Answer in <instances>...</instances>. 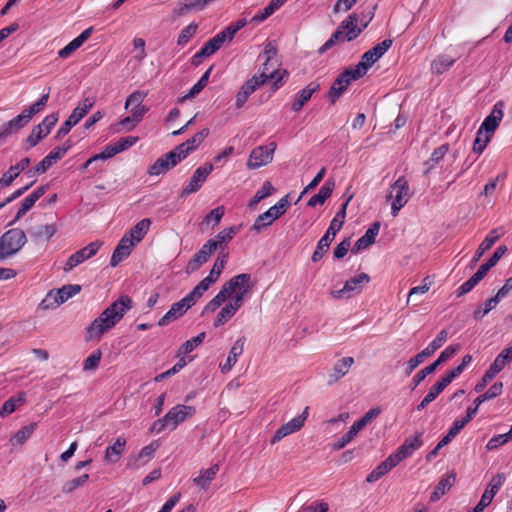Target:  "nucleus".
<instances>
[{
	"instance_id": "obj_40",
	"label": "nucleus",
	"mask_w": 512,
	"mask_h": 512,
	"mask_svg": "<svg viewBox=\"0 0 512 512\" xmlns=\"http://www.w3.org/2000/svg\"><path fill=\"white\" fill-rule=\"evenodd\" d=\"M232 37L224 28L221 32L209 39L203 46L212 55L218 51L226 41H231Z\"/></svg>"
},
{
	"instance_id": "obj_24",
	"label": "nucleus",
	"mask_w": 512,
	"mask_h": 512,
	"mask_svg": "<svg viewBox=\"0 0 512 512\" xmlns=\"http://www.w3.org/2000/svg\"><path fill=\"white\" fill-rule=\"evenodd\" d=\"M277 66H278V61L273 60L270 65H267V66L263 65V69H262L261 73L258 75V76H262L263 74H265V76L267 77V80H269V79L274 80V83L272 86L273 91L278 90L283 85V77L288 74L286 70L281 71V70L277 69Z\"/></svg>"
},
{
	"instance_id": "obj_2",
	"label": "nucleus",
	"mask_w": 512,
	"mask_h": 512,
	"mask_svg": "<svg viewBox=\"0 0 512 512\" xmlns=\"http://www.w3.org/2000/svg\"><path fill=\"white\" fill-rule=\"evenodd\" d=\"M359 21L360 18L358 14H350L345 20H343L339 24V26L332 33L330 38L319 48L318 53L324 54L326 51L331 49L336 44L343 43L345 41L351 42L355 40L368 26V22H365L362 23L361 27H359Z\"/></svg>"
},
{
	"instance_id": "obj_32",
	"label": "nucleus",
	"mask_w": 512,
	"mask_h": 512,
	"mask_svg": "<svg viewBox=\"0 0 512 512\" xmlns=\"http://www.w3.org/2000/svg\"><path fill=\"white\" fill-rule=\"evenodd\" d=\"M456 475L451 473L441 478L430 495V501H438L455 483Z\"/></svg>"
},
{
	"instance_id": "obj_38",
	"label": "nucleus",
	"mask_w": 512,
	"mask_h": 512,
	"mask_svg": "<svg viewBox=\"0 0 512 512\" xmlns=\"http://www.w3.org/2000/svg\"><path fill=\"white\" fill-rule=\"evenodd\" d=\"M503 389V383L502 382H495L484 394L478 396L474 400V406H470L471 409H474L475 415L478 412L479 406H482V403L485 401L491 400L496 398L502 393Z\"/></svg>"
},
{
	"instance_id": "obj_17",
	"label": "nucleus",
	"mask_w": 512,
	"mask_h": 512,
	"mask_svg": "<svg viewBox=\"0 0 512 512\" xmlns=\"http://www.w3.org/2000/svg\"><path fill=\"white\" fill-rule=\"evenodd\" d=\"M267 82V77L265 74L262 76L254 75L252 78L248 79L241 86L239 92L236 95L235 105L238 109L242 108L249 96L260 86Z\"/></svg>"
},
{
	"instance_id": "obj_22",
	"label": "nucleus",
	"mask_w": 512,
	"mask_h": 512,
	"mask_svg": "<svg viewBox=\"0 0 512 512\" xmlns=\"http://www.w3.org/2000/svg\"><path fill=\"white\" fill-rule=\"evenodd\" d=\"M192 305L190 302L184 297L180 301L172 304L168 312L159 320V326H165L170 321L175 320L182 315H184L188 309H190Z\"/></svg>"
},
{
	"instance_id": "obj_14",
	"label": "nucleus",
	"mask_w": 512,
	"mask_h": 512,
	"mask_svg": "<svg viewBox=\"0 0 512 512\" xmlns=\"http://www.w3.org/2000/svg\"><path fill=\"white\" fill-rule=\"evenodd\" d=\"M391 188L396 191V195L391 205V214L393 217H396L410 197V187L407 179L404 176H401L391 185Z\"/></svg>"
},
{
	"instance_id": "obj_30",
	"label": "nucleus",
	"mask_w": 512,
	"mask_h": 512,
	"mask_svg": "<svg viewBox=\"0 0 512 512\" xmlns=\"http://www.w3.org/2000/svg\"><path fill=\"white\" fill-rule=\"evenodd\" d=\"M500 235L497 232V229L491 230L488 235L485 237L483 242L479 245L478 249L476 250L472 261H471V267H473L483 256V254L491 249V247L496 243V241L499 239Z\"/></svg>"
},
{
	"instance_id": "obj_21",
	"label": "nucleus",
	"mask_w": 512,
	"mask_h": 512,
	"mask_svg": "<svg viewBox=\"0 0 512 512\" xmlns=\"http://www.w3.org/2000/svg\"><path fill=\"white\" fill-rule=\"evenodd\" d=\"M30 162V158L25 157L21 159L17 164L10 166L9 169L3 173L0 178V189L10 186L19 176V174L29 167Z\"/></svg>"
},
{
	"instance_id": "obj_18",
	"label": "nucleus",
	"mask_w": 512,
	"mask_h": 512,
	"mask_svg": "<svg viewBox=\"0 0 512 512\" xmlns=\"http://www.w3.org/2000/svg\"><path fill=\"white\" fill-rule=\"evenodd\" d=\"M195 413L196 408L194 406L178 404L166 413V418L169 419L171 429H175L177 425L191 418Z\"/></svg>"
},
{
	"instance_id": "obj_56",
	"label": "nucleus",
	"mask_w": 512,
	"mask_h": 512,
	"mask_svg": "<svg viewBox=\"0 0 512 512\" xmlns=\"http://www.w3.org/2000/svg\"><path fill=\"white\" fill-rule=\"evenodd\" d=\"M36 428V423H31L29 425H26L22 427L20 430L16 432L14 437L12 438L13 444L22 445L24 444L30 436L33 434L34 430Z\"/></svg>"
},
{
	"instance_id": "obj_34",
	"label": "nucleus",
	"mask_w": 512,
	"mask_h": 512,
	"mask_svg": "<svg viewBox=\"0 0 512 512\" xmlns=\"http://www.w3.org/2000/svg\"><path fill=\"white\" fill-rule=\"evenodd\" d=\"M245 337H241L230 349L226 363L221 367L222 373H227L231 370L232 366L237 362V358L243 353Z\"/></svg>"
},
{
	"instance_id": "obj_12",
	"label": "nucleus",
	"mask_w": 512,
	"mask_h": 512,
	"mask_svg": "<svg viewBox=\"0 0 512 512\" xmlns=\"http://www.w3.org/2000/svg\"><path fill=\"white\" fill-rule=\"evenodd\" d=\"M216 250L217 243H215L213 239H209L188 262L185 268L186 274L189 275L198 271L200 267L208 261V259L213 255V253Z\"/></svg>"
},
{
	"instance_id": "obj_16",
	"label": "nucleus",
	"mask_w": 512,
	"mask_h": 512,
	"mask_svg": "<svg viewBox=\"0 0 512 512\" xmlns=\"http://www.w3.org/2000/svg\"><path fill=\"white\" fill-rule=\"evenodd\" d=\"M308 416V407L305 408L303 413L289 422L283 424L279 429L276 430L273 437L270 440L271 444L279 442L284 437L299 431L303 426Z\"/></svg>"
},
{
	"instance_id": "obj_8",
	"label": "nucleus",
	"mask_w": 512,
	"mask_h": 512,
	"mask_svg": "<svg viewBox=\"0 0 512 512\" xmlns=\"http://www.w3.org/2000/svg\"><path fill=\"white\" fill-rule=\"evenodd\" d=\"M448 333L446 330H441L436 338L420 353L409 359L406 363L405 374L407 376L411 373L428 357L434 354L446 342Z\"/></svg>"
},
{
	"instance_id": "obj_23",
	"label": "nucleus",
	"mask_w": 512,
	"mask_h": 512,
	"mask_svg": "<svg viewBox=\"0 0 512 512\" xmlns=\"http://www.w3.org/2000/svg\"><path fill=\"white\" fill-rule=\"evenodd\" d=\"M381 224L376 221L370 225L365 234L361 236L352 247V253H358L362 249L369 247L375 243L376 236L380 231Z\"/></svg>"
},
{
	"instance_id": "obj_59",
	"label": "nucleus",
	"mask_w": 512,
	"mask_h": 512,
	"mask_svg": "<svg viewBox=\"0 0 512 512\" xmlns=\"http://www.w3.org/2000/svg\"><path fill=\"white\" fill-rule=\"evenodd\" d=\"M138 137L134 136H126L120 138L116 143L110 144L113 151L115 152V155L127 150L128 148L132 147L137 141Z\"/></svg>"
},
{
	"instance_id": "obj_47",
	"label": "nucleus",
	"mask_w": 512,
	"mask_h": 512,
	"mask_svg": "<svg viewBox=\"0 0 512 512\" xmlns=\"http://www.w3.org/2000/svg\"><path fill=\"white\" fill-rule=\"evenodd\" d=\"M275 192V188L270 181H265L260 190H258L255 195L251 198L248 203V208H255L260 201L264 198L272 195Z\"/></svg>"
},
{
	"instance_id": "obj_20",
	"label": "nucleus",
	"mask_w": 512,
	"mask_h": 512,
	"mask_svg": "<svg viewBox=\"0 0 512 512\" xmlns=\"http://www.w3.org/2000/svg\"><path fill=\"white\" fill-rule=\"evenodd\" d=\"M175 156L172 152H168L159 157L152 165L148 167L147 173L150 176H158L165 174L170 169L175 167Z\"/></svg>"
},
{
	"instance_id": "obj_43",
	"label": "nucleus",
	"mask_w": 512,
	"mask_h": 512,
	"mask_svg": "<svg viewBox=\"0 0 512 512\" xmlns=\"http://www.w3.org/2000/svg\"><path fill=\"white\" fill-rule=\"evenodd\" d=\"M212 285L211 279H202L185 298L193 306Z\"/></svg>"
},
{
	"instance_id": "obj_58",
	"label": "nucleus",
	"mask_w": 512,
	"mask_h": 512,
	"mask_svg": "<svg viewBox=\"0 0 512 512\" xmlns=\"http://www.w3.org/2000/svg\"><path fill=\"white\" fill-rule=\"evenodd\" d=\"M437 368L438 367L433 362L417 372L411 381V389L414 390L428 375L434 373Z\"/></svg>"
},
{
	"instance_id": "obj_50",
	"label": "nucleus",
	"mask_w": 512,
	"mask_h": 512,
	"mask_svg": "<svg viewBox=\"0 0 512 512\" xmlns=\"http://www.w3.org/2000/svg\"><path fill=\"white\" fill-rule=\"evenodd\" d=\"M240 228L241 226H231L228 229L220 231L213 239L215 243H217V249L220 248L221 251H223L224 248H226V246H223V244L231 241L233 237L240 231Z\"/></svg>"
},
{
	"instance_id": "obj_48",
	"label": "nucleus",
	"mask_w": 512,
	"mask_h": 512,
	"mask_svg": "<svg viewBox=\"0 0 512 512\" xmlns=\"http://www.w3.org/2000/svg\"><path fill=\"white\" fill-rule=\"evenodd\" d=\"M150 225L151 220L149 218H144L134 225L127 233L138 243L147 234Z\"/></svg>"
},
{
	"instance_id": "obj_36",
	"label": "nucleus",
	"mask_w": 512,
	"mask_h": 512,
	"mask_svg": "<svg viewBox=\"0 0 512 512\" xmlns=\"http://www.w3.org/2000/svg\"><path fill=\"white\" fill-rule=\"evenodd\" d=\"M354 363L353 357H344L340 359L333 367V373L329 375V384H332L345 376L348 373L349 368Z\"/></svg>"
},
{
	"instance_id": "obj_57",
	"label": "nucleus",
	"mask_w": 512,
	"mask_h": 512,
	"mask_svg": "<svg viewBox=\"0 0 512 512\" xmlns=\"http://www.w3.org/2000/svg\"><path fill=\"white\" fill-rule=\"evenodd\" d=\"M132 249L117 244L111 256L110 265L116 267L131 254Z\"/></svg>"
},
{
	"instance_id": "obj_42",
	"label": "nucleus",
	"mask_w": 512,
	"mask_h": 512,
	"mask_svg": "<svg viewBox=\"0 0 512 512\" xmlns=\"http://www.w3.org/2000/svg\"><path fill=\"white\" fill-rule=\"evenodd\" d=\"M455 378H457V376L451 370L447 371L445 375H443L433 386H431L428 393L435 400L438 395H440Z\"/></svg>"
},
{
	"instance_id": "obj_4",
	"label": "nucleus",
	"mask_w": 512,
	"mask_h": 512,
	"mask_svg": "<svg viewBox=\"0 0 512 512\" xmlns=\"http://www.w3.org/2000/svg\"><path fill=\"white\" fill-rule=\"evenodd\" d=\"M352 196H350L341 206L340 210L336 213L335 217L330 222L328 229L325 234L318 241L315 251L312 254L311 260L316 263L320 261L324 254L328 251L330 244L333 242L337 232L342 228L345 217L347 206L351 200Z\"/></svg>"
},
{
	"instance_id": "obj_35",
	"label": "nucleus",
	"mask_w": 512,
	"mask_h": 512,
	"mask_svg": "<svg viewBox=\"0 0 512 512\" xmlns=\"http://www.w3.org/2000/svg\"><path fill=\"white\" fill-rule=\"evenodd\" d=\"M231 291L230 286L221 287L217 295L205 305L202 314L215 312L230 297Z\"/></svg>"
},
{
	"instance_id": "obj_13",
	"label": "nucleus",
	"mask_w": 512,
	"mask_h": 512,
	"mask_svg": "<svg viewBox=\"0 0 512 512\" xmlns=\"http://www.w3.org/2000/svg\"><path fill=\"white\" fill-rule=\"evenodd\" d=\"M213 169L214 166L211 163H206L204 166L198 167L190 178L189 183L182 189L180 197L185 198L199 191Z\"/></svg>"
},
{
	"instance_id": "obj_44",
	"label": "nucleus",
	"mask_w": 512,
	"mask_h": 512,
	"mask_svg": "<svg viewBox=\"0 0 512 512\" xmlns=\"http://www.w3.org/2000/svg\"><path fill=\"white\" fill-rule=\"evenodd\" d=\"M362 430L360 427V424L357 422H354L353 425L349 428V430L343 434L337 441L333 443V449L334 450H341L343 449L347 444H349L354 437Z\"/></svg>"
},
{
	"instance_id": "obj_9",
	"label": "nucleus",
	"mask_w": 512,
	"mask_h": 512,
	"mask_svg": "<svg viewBox=\"0 0 512 512\" xmlns=\"http://www.w3.org/2000/svg\"><path fill=\"white\" fill-rule=\"evenodd\" d=\"M57 121L58 114L51 113L47 115L40 124L34 126L26 139L28 147H26L25 150L35 147L42 139H44L50 133Z\"/></svg>"
},
{
	"instance_id": "obj_54",
	"label": "nucleus",
	"mask_w": 512,
	"mask_h": 512,
	"mask_svg": "<svg viewBox=\"0 0 512 512\" xmlns=\"http://www.w3.org/2000/svg\"><path fill=\"white\" fill-rule=\"evenodd\" d=\"M236 312L237 310L232 306V304L226 303L217 314L213 323L214 327L218 328L224 325L236 314Z\"/></svg>"
},
{
	"instance_id": "obj_29",
	"label": "nucleus",
	"mask_w": 512,
	"mask_h": 512,
	"mask_svg": "<svg viewBox=\"0 0 512 512\" xmlns=\"http://www.w3.org/2000/svg\"><path fill=\"white\" fill-rule=\"evenodd\" d=\"M350 83L351 81L349 80V78L344 76V72H341L337 76L328 92V97L331 104H334L338 100V98L343 94V92L347 89Z\"/></svg>"
},
{
	"instance_id": "obj_19",
	"label": "nucleus",
	"mask_w": 512,
	"mask_h": 512,
	"mask_svg": "<svg viewBox=\"0 0 512 512\" xmlns=\"http://www.w3.org/2000/svg\"><path fill=\"white\" fill-rule=\"evenodd\" d=\"M503 108L504 103L502 101L497 102L491 113L484 119L479 129L484 131L485 134L492 135L503 118Z\"/></svg>"
},
{
	"instance_id": "obj_25",
	"label": "nucleus",
	"mask_w": 512,
	"mask_h": 512,
	"mask_svg": "<svg viewBox=\"0 0 512 512\" xmlns=\"http://www.w3.org/2000/svg\"><path fill=\"white\" fill-rule=\"evenodd\" d=\"M319 90L320 84L317 81L310 82L298 93L297 99L292 103V111H300L303 106L311 99L312 95Z\"/></svg>"
},
{
	"instance_id": "obj_52",
	"label": "nucleus",
	"mask_w": 512,
	"mask_h": 512,
	"mask_svg": "<svg viewBox=\"0 0 512 512\" xmlns=\"http://www.w3.org/2000/svg\"><path fill=\"white\" fill-rule=\"evenodd\" d=\"M475 416L474 409H471V407H468L466 410V415L459 420H455L450 427L448 433L450 436L456 437L460 431L467 425Z\"/></svg>"
},
{
	"instance_id": "obj_55",
	"label": "nucleus",
	"mask_w": 512,
	"mask_h": 512,
	"mask_svg": "<svg viewBox=\"0 0 512 512\" xmlns=\"http://www.w3.org/2000/svg\"><path fill=\"white\" fill-rule=\"evenodd\" d=\"M206 337L205 332L199 333L197 336L192 337L191 339L185 341L179 348L178 354L186 355L192 352L196 347L201 345Z\"/></svg>"
},
{
	"instance_id": "obj_64",
	"label": "nucleus",
	"mask_w": 512,
	"mask_h": 512,
	"mask_svg": "<svg viewBox=\"0 0 512 512\" xmlns=\"http://www.w3.org/2000/svg\"><path fill=\"white\" fill-rule=\"evenodd\" d=\"M490 139L491 135L485 134V136H483V131L479 129L477 131L476 138L473 144V151L475 153L481 154L486 148Z\"/></svg>"
},
{
	"instance_id": "obj_27",
	"label": "nucleus",
	"mask_w": 512,
	"mask_h": 512,
	"mask_svg": "<svg viewBox=\"0 0 512 512\" xmlns=\"http://www.w3.org/2000/svg\"><path fill=\"white\" fill-rule=\"evenodd\" d=\"M392 39H385L362 55V60L369 61L372 65L378 61L392 46Z\"/></svg>"
},
{
	"instance_id": "obj_46",
	"label": "nucleus",
	"mask_w": 512,
	"mask_h": 512,
	"mask_svg": "<svg viewBox=\"0 0 512 512\" xmlns=\"http://www.w3.org/2000/svg\"><path fill=\"white\" fill-rule=\"evenodd\" d=\"M287 0H271L268 5L252 18V22L260 23L271 16L275 11L282 7Z\"/></svg>"
},
{
	"instance_id": "obj_45",
	"label": "nucleus",
	"mask_w": 512,
	"mask_h": 512,
	"mask_svg": "<svg viewBox=\"0 0 512 512\" xmlns=\"http://www.w3.org/2000/svg\"><path fill=\"white\" fill-rule=\"evenodd\" d=\"M227 260L228 252L221 251L217 259L215 260V263L212 269L210 270L209 275L205 278L211 279L212 284L215 283L219 279L223 269L225 268Z\"/></svg>"
},
{
	"instance_id": "obj_60",
	"label": "nucleus",
	"mask_w": 512,
	"mask_h": 512,
	"mask_svg": "<svg viewBox=\"0 0 512 512\" xmlns=\"http://www.w3.org/2000/svg\"><path fill=\"white\" fill-rule=\"evenodd\" d=\"M55 292V289H52L46 294L45 298L39 304V309L45 311L55 309L61 305V302H59V298L56 297Z\"/></svg>"
},
{
	"instance_id": "obj_62",
	"label": "nucleus",
	"mask_w": 512,
	"mask_h": 512,
	"mask_svg": "<svg viewBox=\"0 0 512 512\" xmlns=\"http://www.w3.org/2000/svg\"><path fill=\"white\" fill-rule=\"evenodd\" d=\"M422 435V431L416 432L414 436L406 438L401 445L406 447L407 450L413 454L414 451H416L423 445Z\"/></svg>"
},
{
	"instance_id": "obj_49",
	"label": "nucleus",
	"mask_w": 512,
	"mask_h": 512,
	"mask_svg": "<svg viewBox=\"0 0 512 512\" xmlns=\"http://www.w3.org/2000/svg\"><path fill=\"white\" fill-rule=\"evenodd\" d=\"M449 150V144L445 143L439 146L434 150L431 157L424 163L426 166L425 174H428L435 166L439 163L441 159L445 156V154Z\"/></svg>"
},
{
	"instance_id": "obj_26",
	"label": "nucleus",
	"mask_w": 512,
	"mask_h": 512,
	"mask_svg": "<svg viewBox=\"0 0 512 512\" xmlns=\"http://www.w3.org/2000/svg\"><path fill=\"white\" fill-rule=\"evenodd\" d=\"M335 188V182L333 179H328L318 193L313 195L307 202L309 207H316L317 205H323L325 201L331 197Z\"/></svg>"
},
{
	"instance_id": "obj_7",
	"label": "nucleus",
	"mask_w": 512,
	"mask_h": 512,
	"mask_svg": "<svg viewBox=\"0 0 512 512\" xmlns=\"http://www.w3.org/2000/svg\"><path fill=\"white\" fill-rule=\"evenodd\" d=\"M289 196L282 197L275 205L270 207L266 212L260 214L250 230L255 233H260L263 229L269 227L275 220L280 218L290 206Z\"/></svg>"
},
{
	"instance_id": "obj_37",
	"label": "nucleus",
	"mask_w": 512,
	"mask_h": 512,
	"mask_svg": "<svg viewBox=\"0 0 512 512\" xmlns=\"http://www.w3.org/2000/svg\"><path fill=\"white\" fill-rule=\"evenodd\" d=\"M488 272L482 266L479 267L476 273H474L467 281H465L456 291L457 297L470 292L487 274Z\"/></svg>"
},
{
	"instance_id": "obj_61",
	"label": "nucleus",
	"mask_w": 512,
	"mask_h": 512,
	"mask_svg": "<svg viewBox=\"0 0 512 512\" xmlns=\"http://www.w3.org/2000/svg\"><path fill=\"white\" fill-rule=\"evenodd\" d=\"M197 28L198 25L195 22H192L184 29H182L178 36L177 44L180 46L187 44L188 41L196 34Z\"/></svg>"
},
{
	"instance_id": "obj_33",
	"label": "nucleus",
	"mask_w": 512,
	"mask_h": 512,
	"mask_svg": "<svg viewBox=\"0 0 512 512\" xmlns=\"http://www.w3.org/2000/svg\"><path fill=\"white\" fill-rule=\"evenodd\" d=\"M125 445L126 439L122 436L118 437L113 445L106 448L104 460L107 463H116L124 452Z\"/></svg>"
},
{
	"instance_id": "obj_10",
	"label": "nucleus",
	"mask_w": 512,
	"mask_h": 512,
	"mask_svg": "<svg viewBox=\"0 0 512 512\" xmlns=\"http://www.w3.org/2000/svg\"><path fill=\"white\" fill-rule=\"evenodd\" d=\"M276 150V143L271 142L268 145H261L254 148L248 158L247 167L249 169H258L272 162L273 154Z\"/></svg>"
},
{
	"instance_id": "obj_28",
	"label": "nucleus",
	"mask_w": 512,
	"mask_h": 512,
	"mask_svg": "<svg viewBox=\"0 0 512 512\" xmlns=\"http://www.w3.org/2000/svg\"><path fill=\"white\" fill-rule=\"evenodd\" d=\"M219 469V464H213L208 469H201L199 472V476L195 477L193 479V482L200 489L207 490L211 482L215 479L217 473L219 472Z\"/></svg>"
},
{
	"instance_id": "obj_53",
	"label": "nucleus",
	"mask_w": 512,
	"mask_h": 512,
	"mask_svg": "<svg viewBox=\"0 0 512 512\" xmlns=\"http://www.w3.org/2000/svg\"><path fill=\"white\" fill-rule=\"evenodd\" d=\"M56 297L59 298V302L64 303L71 297L75 296L81 291V286L78 284H67L61 288L55 290Z\"/></svg>"
},
{
	"instance_id": "obj_11",
	"label": "nucleus",
	"mask_w": 512,
	"mask_h": 512,
	"mask_svg": "<svg viewBox=\"0 0 512 512\" xmlns=\"http://www.w3.org/2000/svg\"><path fill=\"white\" fill-rule=\"evenodd\" d=\"M370 282V276L367 273H360L347 280L342 289L332 291L331 294L336 299L350 298L352 293H361L363 286Z\"/></svg>"
},
{
	"instance_id": "obj_15",
	"label": "nucleus",
	"mask_w": 512,
	"mask_h": 512,
	"mask_svg": "<svg viewBox=\"0 0 512 512\" xmlns=\"http://www.w3.org/2000/svg\"><path fill=\"white\" fill-rule=\"evenodd\" d=\"M102 242L94 241L89 243L84 248L73 253L66 261L63 269L65 272H68L75 268L77 265L83 263L85 260L92 258L98 250L101 248Z\"/></svg>"
},
{
	"instance_id": "obj_3",
	"label": "nucleus",
	"mask_w": 512,
	"mask_h": 512,
	"mask_svg": "<svg viewBox=\"0 0 512 512\" xmlns=\"http://www.w3.org/2000/svg\"><path fill=\"white\" fill-rule=\"evenodd\" d=\"M48 99L49 92L43 94L37 102L31 105L28 109L23 110L22 113H20L18 116L4 123L0 127V139L6 140L12 134L25 127L35 114L44 109Z\"/></svg>"
},
{
	"instance_id": "obj_6",
	"label": "nucleus",
	"mask_w": 512,
	"mask_h": 512,
	"mask_svg": "<svg viewBox=\"0 0 512 512\" xmlns=\"http://www.w3.org/2000/svg\"><path fill=\"white\" fill-rule=\"evenodd\" d=\"M25 232L19 228H12L0 237V261L15 255L26 244Z\"/></svg>"
},
{
	"instance_id": "obj_31",
	"label": "nucleus",
	"mask_w": 512,
	"mask_h": 512,
	"mask_svg": "<svg viewBox=\"0 0 512 512\" xmlns=\"http://www.w3.org/2000/svg\"><path fill=\"white\" fill-rule=\"evenodd\" d=\"M58 227L55 223L39 225L28 230L30 236L35 240L49 241L57 232Z\"/></svg>"
},
{
	"instance_id": "obj_51",
	"label": "nucleus",
	"mask_w": 512,
	"mask_h": 512,
	"mask_svg": "<svg viewBox=\"0 0 512 512\" xmlns=\"http://www.w3.org/2000/svg\"><path fill=\"white\" fill-rule=\"evenodd\" d=\"M512 361V348L508 347L501 351V353L495 358L493 363L490 365L493 372H501L503 368Z\"/></svg>"
},
{
	"instance_id": "obj_1",
	"label": "nucleus",
	"mask_w": 512,
	"mask_h": 512,
	"mask_svg": "<svg viewBox=\"0 0 512 512\" xmlns=\"http://www.w3.org/2000/svg\"><path fill=\"white\" fill-rule=\"evenodd\" d=\"M132 307V298L121 295L86 328L87 340L100 339L103 334L114 328Z\"/></svg>"
},
{
	"instance_id": "obj_5",
	"label": "nucleus",
	"mask_w": 512,
	"mask_h": 512,
	"mask_svg": "<svg viewBox=\"0 0 512 512\" xmlns=\"http://www.w3.org/2000/svg\"><path fill=\"white\" fill-rule=\"evenodd\" d=\"M227 286H230L232 290L230 292V297L232 296V298L228 303L232 304V306L238 311L244 303L245 296L254 287V283L251 280V274L241 273L235 275L222 285V287Z\"/></svg>"
},
{
	"instance_id": "obj_63",
	"label": "nucleus",
	"mask_w": 512,
	"mask_h": 512,
	"mask_svg": "<svg viewBox=\"0 0 512 512\" xmlns=\"http://www.w3.org/2000/svg\"><path fill=\"white\" fill-rule=\"evenodd\" d=\"M102 352L100 350L94 351L89 355L83 364L84 371H94L98 368L101 361Z\"/></svg>"
},
{
	"instance_id": "obj_39",
	"label": "nucleus",
	"mask_w": 512,
	"mask_h": 512,
	"mask_svg": "<svg viewBox=\"0 0 512 512\" xmlns=\"http://www.w3.org/2000/svg\"><path fill=\"white\" fill-rule=\"evenodd\" d=\"M26 402V392H19L16 397H11L6 400L0 409V417L4 418L12 414L17 407L23 405Z\"/></svg>"
},
{
	"instance_id": "obj_41",
	"label": "nucleus",
	"mask_w": 512,
	"mask_h": 512,
	"mask_svg": "<svg viewBox=\"0 0 512 512\" xmlns=\"http://www.w3.org/2000/svg\"><path fill=\"white\" fill-rule=\"evenodd\" d=\"M455 61H456V59L449 55H446V54L439 55L431 63V70L433 73H435L437 75L443 74L444 72L449 70L450 67L453 66Z\"/></svg>"
}]
</instances>
